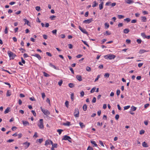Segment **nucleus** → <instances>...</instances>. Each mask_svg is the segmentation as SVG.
<instances>
[{
	"label": "nucleus",
	"instance_id": "774afa93",
	"mask_svg": "<svg viewBox=\"0 0 150 150\" xmlns=\"http://www.w3.org/2000/svg\"><path fill=\"white\" fill-rule=\"evenodd\" d=\"M120 93V91L119 90H117L116 92V93L117 96H119Z\"/></svg>",
	"mask_w": 150,
	"mask_h": 150
},
{
	"label": "nucleus",
	"instance_id": "f03ea898",
	"mask_svg": "<svg viewBox=\"0 0 150 150\" xmlns=\"http://www.w3.org/2000/svg\"><path fill=\"white\" fill-rule=\"evenodd\" d=\"M7 53L10 58V59H13L16 56V54L10 51H8L7 52Z\"/></svg>",
	"mask_w": 150,
	"mask_h": 150
},
{
	"label": "nucleus",
	"instance_id": "3c124183",
	"mask_svg": "<svg viewBox=\"0 0 150 150\" xmlns=\"http://www.w3.org/2000/svg\"><path fill=\"white\" fill-rule=\"evenodd\" d=\"M144 132H145L144 130L143 129H142L140 131L139 134H142L144 133Z\"/></svg>",
	"mask_w": 150,
	"mask_h": 150
},
{
	"label": "nucleus",
	"instance_id": "79ce46f5",
	"mask_svg": "<svg viewBox=\"0 0 150 150\" xmlns=\"http://www.w3.org/2000/svg\"><path fill=\"white\" fill-rule=\"evenodd\" d=\"M40 7L39 6H37L35 7L36 10L38 11H40Z\"/></svg>",
	"mask_w": 150,
	"mask_h": 150
},
{
	"label": "nucleus",
	"instance_id": "603ef678",
	"mask_svg": "<svg viewBox=\"0 0 150 150\" xmlns=\"http://www.w3.org/2000/svg\"><path fill=\"white\" fill-rule=\"evenodd\" d=\"M71 98L72 100L73 101L74 99V94L73 93H72L71 94Z\"/></svg>",
	"mask_w": 150,
	"mask_h": 150
},
{
	"label": "nucleus",
	"instance_id": "1a4fd4ad",
	"mask_svg": "<svg viewBox=\"0 0 150 150\" xmlns=\"http://www.w3.org/2000/svg\"><path fill=\"white\" fill-rule=\"evenodd\" d=\"M32 56H35V57H37L38 59L39 60H40L41 59V57L40 56V55H39V54H32V55H31Z\"/></svg>",
	"mask_w": 150,
	"mask_h": 150
},
{
	"label": "nucleus",
	"instance_id": "f8f14e48",
	"mask_svg": "<svg viewBox=\"0 0 150 150\" xmlns=\"http://www.w3.org/2000/svg\"><path fill=\"white\" fill-rule=\"evenodd\" d=\"M76 78L79 81H81L82 80V77L81 75H77L76 76Z\"/></svg>",
	"mask_w": 150,
	"mask_h": 150
},
{
	"label": "nucleus",
	"instance_id": "6e6552de",
	"mask_svg": "<svg viewBox=\"0 0 150 150\" xmlns=\"http://www.w3.org/2000/svg\"><path fill=\"white\" fill-rule=\"evenodd\" d=\"M42 111L46 115H49L50 114V112L47 110H42Z\"/></svg>",
	"mask_w": 150,
	"mask_h": 150
},
{
	"label": "nucleus",
	"instance_id": "bf43d9fd",
	"mask_svg": "<svg viewBox=\"0 0 150 150\" xmlns=\"http://www.w3.org/2000/svg\"><path fill=\"white\" fill-rule=\"evenodd\" d=\"M30 99L32 101H35V99L34 97L30 98Z\"/></svg>",
	"mask_w": 150,
	"mask_h": 150
},
{
	"label": "nucleus",
	"instance_id": "473e14b6",
	"mask_svg": "<svg viewBox=\"0 0 150 150\" xmlns=\"http://www.w3.org/2000/svg\"><path fill=\"white\" fill-rule=\"evenodd\" d=\"M69 86L71 88H72L74 86V84L72 83H69Z\"/></svg>",
	"mask_w": 150,
	"mask_h": 150
},
{
	"label": "nucleus",
	"instance_id": "680f3d73",
	"mask_svg": "<svg viewBox=\"0 0 150 150\" xmlns=\"http://www.w3.org/2000/svg\"><path fill=\"white\" fill-rule=\"evenodd\" d=\"M68 47H69V49H72V48H73V45H72V44H68Z\"/></svg>",
	"mask_w": 150,
	"mask_h": 150
},
{
	"label": "nucleus",
	"instance_id": "b1692460",
	"mask_svg": "<svg viewBox=\"0 0 150 150\" xmlns=\"http://www.w3.org/2000/svg\"><path fill=\"white\" fill-rule=\"evenodd\" d=\"M87 108V106L86 104H84L83 107V109L84 111H86Z\"/></svg>",
	"mask_w": 150,
	"mask_h": 150
},
{
	"label": "nucleus",
	"instance_id": "a19ab883",
	"mask_svg": "<svg viewBox=\"0 0 150 150\" xmlns=\"http://www.w3.org/2000/svg\"><path fill=\"white\" fill-rule=\"evenodd\" d=\"M44 76L46 77H48L50 76V75L44 72Z\"/></svg>",
	"mask_w": 150,
	"mask_h": 150
},
{
	"label": "nucleus",
	"instance_id": "e2e57ef3",
	"mask_svg": "<svg viewBox=\"0 0 150 150\" xmlns=\"http://www.w3.org/2000/svg\"><path fill=\"white\" fill-rule=\"evenodd\" d=\"M137 42L138 44H140L141 43L142 40L140 39H138L137 40Z\"/></svg>",
	"mask_w": 150,
	"mask_h": 150
},
{
	"label": "nucleus",
	"instance_id": "aec40b11",
	"mask_svg": "<svg viewBox=\"0 0 150 150\" xmlns=\"http://www.w3.org/2000/svg\"><path fill=\"white\" fill-rule=\"evenodd\" d=\"M50 140L49 139H48L45 142V146H47L48 145L50 144Z\"/></svg>",
	"mask_w": 150,
	"mask_h": 150
},
{
	"label": "nucleus",
	"instance_id": "338daca9",
	"mask_svg": "<svg viewBox=\"0 0 150 150\" xmlns=\"http://www.w3.org/2000/svg\"><path fill=\"white\" fill-rule=\"evenodd\" d=\"M42 97L43 99H44L45 97V95L44 93H42Z\"/></svg>",
	"mask_w": 150,
	"mask_h": 150
},
{
	"label": "nucleus",
	"instance_id": "8fccbe9b",
	"mask_svg": "<svg viewBox=\"0 0 150 150\" xmlns=\"http://www.w3.org/2000/svg\"><path fill=\"white\" fill-rule=\"evenodd\" d=\"M130 106L129 105H127L124 107V110H127L129 109L130 108Z\"/></svg>",
	"mask_w": 150,
	"mask_h": 150
},
{
	"label": "nucleus",
	"instance_id": "f704fd0d",
	"mask_svg": "<svg viewBox=\"0 0 150 150\" xmlns=\"http://www.w3.org/2000/svg\"><path fill=\"white\" fill-rule=\"evenodd\" d=\"M8 27L7 26H6L5 27V30H4V33L5 34H7L8 33Z\"/></svg>",
	"mask_w": 150,
	"mask_h": 150
},
{
	"label": "nucleus",
	"instance_id": "412c9836",
	"mask_svg": "<svg viewBox=\"0 0 150 150\" xmlns=\"http://www.w3.org/2000/svg\"><path fill=\"white\" fill-rule=\"evenodd\" d=\"M136 109H137L136 107L133 106H132L131 107V110L132 111H135V110H136Z\"/></svg>",
	"mask_w": 150,
	"mask_h": 150
},
{
	"label": "nucleus",
	"instance_id": "423d86ee",
	"mask_svg": "<svg viewBox=\"0 0 150 150\" xmlns=\"http://www.w3.org/2000/svg\"><path fill=\"white\" fill-rule=\"evenodd\" d=\"M79 29L83 33L88 35V32L86 31V30L82 28L80 26H79Z\"/></svg>",
	"mask_w": 150,
	"mask_h": 150
},
{
	"label": "nucleus",
	"instance_id": "bb28decb",
	"mask_svg": "<svg viewBox=\"0 0 150 150\" xmlns=\"http://www.w3.org/2000/svg\"><path fill=\"white\" fill-rule=\"evenodd\" d=\"M148 51L145 50H141L139 51V53L140 54H142L144 52H147Z\"/></svg>",
	"mask_w": 150,
	"mask_h": 150
},
{
	"label": "nucleus",
	"instance_id": "a878e982",
	"mask_svg": "<svg viewBox=\"0 0 150 150\" xmlns=\"http://www.w3.org/2000/svg\"><path fill=\"white\" fill-rule=\"evenodd\" d=\"M11 94V92L9 90H8L7 91V93H6V96H9Z\"/></svg>",
	"mask_w": 150,
	"mask_h": 150
},
{
	"label": "nucleus",
	"instance_id": "39448f33",
	"mask_svg": "<svg viewBox=\"0 0 150 150\" xmlns=\"http://www.w3.org/2000/svg\"><path fill=\"white\" fill-rule=\"evenodd\" d=\"M71 139V137L67 135H65L63 138L62 139V140H67L70 143L71 142V141L70 140Z\"/></svg>",
	"mask_w": 150,
	"mask_h": 150
},
{
	"label": "nucleus",
	"instance_id": "49530a36",
	"mask_svg": "<svg viewBox=\"0 0 150 150\" xmlns=\"http://www.w3.org/2000/svg\"><path fill=\"white\" fill-rule=\"evenodd\" d=\"M96 101V98L95 97H94L92 100V102L93 103H95Z\"/></svg>",
	"mask_w": 150,
	"mask_h": 150
},
{
	"label": "nucleus",
	"instance_id": "c85d7f7f",
	"mask_svg": "<svg viewBox=\"0 0 150 150\" xmlns=\"http://www.w3.org/2000/svg\"><path fill=\"white\" fill-rule=\"evenodd\" d=\"M104 35H110L111 34V33L108 31H107L104 33Z\"/></svg>",
	"mask_w": 150,
	"mask_h": 150
},
{
	"label": "nucleus",
	"instance_id": "5fc2aeb1",
	"mask_svg": "<svg viewBox=\"0 0 150 150\" xmlns=\"http://www.w3.org/2000/svg\"><path fill=\"white\" fill-rule=\"evenodd\" d=\"M100 75H98L97 76V77L95 79V82H96V81H97L99 78L100 77Z\"/></svg>",
	"mask_w": 150,
	"mask_h": 150
},
{
	"label": "nucleus",
	"instance_id": "4d7b16f0",
	"mask_svg": "<svg viewBox=\"0 0 150 150\" xmlns=\"http://www.w3.org/2000/svg\"><path fill=\"white\" fill-rule=\"evenodd\" d=\"M31 112L33 114V115H34V116H36V112H35L33 110H32L31 111Z\"/></svg>",
	"mask_w": 150,
	"mask_h": 150
},
{
	"label": "nucleus",
	"instance_id": "cd10ccee",
	"mask_svg": "<svg viewBox=\"0 0 150 150\" xmlns=\"http://www.w3.org/2000/svg\"><path fill=\"white\" fill-rule=\"evenodd\" d=\"M109 25L108 23H105V29L108 28H109Z\"/></svg>",
	"mask_w": 150,
	"mask_h": 150
},
{
	"label": "nucleus",
	"instance_id": "a18cd8bd",
	"mask_svg": "<svg viewBox=\"0 0 150 150\" xmlns=\"http://www.w3.org/2000/svg\"><path fill=\"white\" fill-rule=\"evenodd\" d=\"M141 35L144 38H145L146 37V36L144 33H141Z\"/></svg>",
	"mask_w": 150,
	"mask_h": 150
},
{
	"label": "nucleus",
	"instance_id": "864d4df0",
	"mask_svg": "<svg viewBox=\"0 0 150 150\" xmlns=\"http://www.w3.org/2000/svg\"><path fill=\"white\" fill-rule=\"evenodd\" d=\"M119 117V115L118 114H117L115 115V118L116 120H118Z\"/></svg>",
	"mask_w": 150,
	"mask_h": 150
},
{
	"label": "nucleus",
	"instance_id": "37998d69",
	"mask_svg": "<svg viewBox=\"0 0 150 150\" xmlns=\"http://www.w3.org/2000/svg\"><path fill=\"white\" fill-rule=\"evenodd\" d=\"M56 17V16L53 15V16H50V18L51 19V20H54V18H55Z\"/></svg>",
	"mask_w": 150,
	"mask_h": 150
},
{
	"label": "nucleus",
	"instance_id": "6e6d98bb",
	"mask_svg": "<svg viewBox=\"0 0 150 150\" xmlns=\"http://www.w3.org/2000/svg\"><path fill=\"white\" fill-rule=\"evenodd\" d=\"M87 150H93V149L92 147L89 146H88Z\"/></svg>",
	"mask_w": 150,
	"mask_h": 150
},
{
	"label": "nucleus",
	"instance_id": "0e129e2a",
	"mask_svg": "<svg viewBox=\"0 0 150 150\" xmlns=\"http://www.w3.org/2000/svg\"><path fill=\"white\" fill-rule=\"evenodd\" d=\"M21 62L22 63H23V64H25V61L24 60L22 57H21Z\"/></svg>",
	"mask_w": 150,
	"mask_h": 150
},
{
	"label": "nucleus",
	"instance_id": "c03bdc74",
	"mask_svg": "<svg viewBox=\"0 0 150 150\" xmlns=\"http://www.w3.org/2000/svg\"><path fill=\"white\" fill-rule=\"evenodd\" d=\"M63 81L62 80H60L58 83V85L59 86H61L62 83Z\"/></svg>",
	"mask_w": 150,
	"mask_h": 150
},
{
	"label": "nucleus",
	"instance_id": "69168bd1",
	"mask_svg": "<svg viewBox=\"0 0 150 150\" xmlns=\"http://www.w3.org/2000/svg\"><path fill=\"white\" fill-rule=\"evenodd\" d=\"M149 105V104L147 103L145 104L144 105V108H147Z\"/></svg>",
	"mask_w": 150,
	"mask_h": 150
},
{
	"label": "nucleus",
	"instance_id": "6ab92c4d",
	"mask_svg": "<svg viewBox=\"0 0 150 150\" xmlns=\"http://www.w3.org/2000/svg\"><path fill=\"white\" fill-rule=\"evenodd\" d=\"M142 146L144 147H148V146L147 144L145 142H144L142 143Z\"/></svg>",
	"mask_w": 150,
	"mask_h": 150
},
{
	"label": "nucleus",
	"instance_id": "9d476101",
	"mask_svg": "<svg viewBox=\"0 0 150 150\" xmlns=\"http://www.w3.org/2000/svg\"><path fill=\"white\" fill-rule=\"evenodd\" d=\"M125 1L126 4H131L134 2V1L132 0H125Z\"/></svg>",
	"mask_w": 150,
	"mask_h": 150
},
{
	"label": "nucleus",
	"instance_id": "9b49d317",
	"mask_svg": "<svg viewBox=\"0 0 150 150\" xmlns=\"http://www.w3.org/2000/svg\"><path fill=\"white\" fill-rule=\"evenodd\" d=\"M104 3L103 2H101L100 4H99V8L100 10H102L103 8V5Z\"/></svg>",
	"mask_w": 150,
	"mask_h": 150
},
{
	"label": "nucleus",
	"instance_id": "4be33fe9",
	"mask_svg": "<svg viewBox=\"0 0 150 150\" xmlns=\"http://www.w3.org/2000/svg\"><path fill=\"white\" fill-rule=\"evenodd\" d=\"M79 125L81 128H83L85 127V125L83 124V123L81 122L79 123Z\"/></svg>",
	"mask_w": 150,
	"mask_h": 150
},
{
	"label": "nucleus",
	"instance_id": "e433bc0d",
	"mask_svg": "<svg viewBox=\"0 0 150 150\" xmlns=\"http://www.w3.org/2000/svg\"><path fill=\"white\" fill-rule=\"evenodd\" d=\"M57 143L54 144L52 146V147L54 148H57Z\"/></svg>",
	"mask_w": 150,
	"mask_h": 150
},
{
	"label": "nucleus",
	"instance_id": "5701e85b",
	"mask_svg": "<svg viewBox=\"0 0 150 150\" xmlns=\"http://www.w3.org/2000/svg\"><path fill=\"white\" fill-rule=\"evenodd\" d=\"M91 143L94 145V146H96V147H97L98 146V145L96 143V142L95 141H91Z\"/></svg>",
	"mask_w": 150,
	"mask_h": 150
},
{
	"label": "nucleus",
	"instance_id": "052dcab7",
	"mask_svg": "<svg viewBox=\"0 0 150 150\" xmlns=\"http://www.w3.org/2000/svg\"><path fill=\"white\" fill-rule=\"evenodd\" d=\"M69 69H70V70L71 71V73L72 74H74V71H73V68L72 67H69Z\"/></svg>",
	"mask_w": 150,
	"mask_h": 150
},
{
	"label": "nucleus",
	"instance_id": "13d9d810",
	"mask_svg": "<svg viewBox=\"0 0 150 150\" xmlns=\"http://www.w3.org/2000/svg\"><path fill=\"white\" fill-rule=\"evenodd\" d=\"M43 37L44 39L45 40H46L47 38V36L46 35H43Z\"/></svg>",
	"mask_w": 150,
	"mask_h": 150
},
{
	"label": "nucleus",
	"instance_id": "58836bf2",
	"mask_svg": "<svg viewBox=\"0 0 150 150\" xmlns=\"http://www.w3.org/2000/svg\"><path fill=\"white\" fill-rule=\"evenodd\" d=\"M110 74L108 73H105L104 76L105 77L108 78L109 77Z\"/></svg>",
	"mask_w": 150,
	"mask_h": 150
},
{
	"label": "nucleus",
	"instance_id": "4c0bfd02",
	"mask_svg": "<svg viewBox=\"0 0 150 150\" xmlns=\"http://www.w3.org/2000/svg\"><path fill=\"white\" fill-rule=\"evenodd\" d=\"M63 130L62 129H58L57 130V131L59 133V135H60L62 131H63Z\"/></svg>",
	"mask_w": 150,
	"mask_h": 150
},
{
	"label": "nucleus",
	"instance_id": "f257e3e1",
	"mask_svg": "<svg viewBox=\"0 0 150 150\" xmlns=\"http://www.w3.org/2000/svg\"><path fill=\"white\" fill-rule=\"evenodd\" d=\"M116 56L115 55L113 54H108L104 56V58L106 59H114Z\"/></svg>",
	"mask_w": 150,
	"mask_h": 150
},
{
	"label": "nucleus",
	"instance_id": "ddd939ff",
	"mask_svg": "<svg viewBox=\"0 0 150 150\" xmlns=\"http://www.w3.org/2000/svg\"><path fill=\"white\" fill-rule=\"evenodd\" d=\"M10 108L9 107H7L6 109L5 110L4 112V113L6 114L8 113L10 111Z\"/></svg>",
	"mask_w": 150,
	"mask_h": 150
},
{
	"label": "nucleus",
	"instance_id": "0eeeda50",
	"mask_svg": "<svg viewBox=\"0 0 150 150\" xmlns=\"http://www.w3.org/2000/svg\"><path fill=\"white\" fill-rule=\"evenodd\" d=\"M93 18L85 20L83 21V23L89 24L93 21Z\"/></svg>",
	"mask_w": 150,
	"mask_h": 150
},
{
	"label": "nucleus",
	"instance_id": "20e7f679",
	"mask_svg": "<svg viewBox=\"0 0 150 150\" xmlns=\"http://www.w3.org/2000/svg\"><path fill=\"white\" fill-rule=\"evenodd\" d=\"M74 115L76 117H79V111L78 108H76L75 109L74 112Z\"/></svg>",
	"mask_w": 150,
	"mask_h": 150
},
{
	"label": "nucleus",
	"instance_id": "4468645a",
	"mask_svg": "<svg viewBox=\"0 0 150 150\" xmlns=\"http://www.w3.org/2000/svg\"><path fill=\"white\" fill-rule=\"evenodd\" d=\"M22 122L23 125L25 126L29 125V123L27 121H22Z\"/></svg>",
	"mask_w": 150,
	"mask_h": 150
},
{
	"label": "nucleus",
	"instance_id": "ea45409f",
	"mask_svg": "<svg viewBox=\"0 0 150 150\" xmlns=\"http://www.w3.org/2000/svg\"><path fill=\"white\" fill-rule=\"evenodd\" d=\"M86 69L88 71H91V68L88 66L86 67Z\"/></svg>",
	"mask_w": 150,
	"mask_h": 150
},
{
	"label": "nucleus",
	"instance_id": "c9c22d12",
	"mask_svg": "<svg viewBox=\"0 0 150 150\" xmlns=\"http://www.w3.org/2000/svg\"><path fill=\"white\" fill-rule=\"evenodd\" d=\"M96 89V87H94L91 90V91H90V92L91 93H93L94 92V91H95Z\"/></svg>",
	"mask_w": 150,
	"mask_h": 150
},
{
	"label": "nucleus",
	"instance_id": "dca6fc26",
	"mask_svg": "<svg viewBox=\"0 0 150 150\" xmlns=\"http://www.w3.org/2000/svg\"><path fill=\"white\" fill-rule=\"evenodd\" d=\"M141 20L143 22H145L146 21V18L145 17H141Z\"/></svg>",
	"mask_w": 150,
	"mask_h": 150
},
{
	"label": "nucleus",
	"instance_id": "7ed1b4c3",
	"mask_svg": "<svg viewBox=\"0 0 150 150\" xmlns=\"http://www.w3.org/2000/svg\"><path fill=\"white\" fill-rule=\"evenodd\" d=\"M43 121L42 119H40L39 123L38 124V127L40 129H43L44 128Z\"/></svg>",
	"mask_w": 150,
	"mask_h": 150
},
{
	"label": "nucleus",
	"instance_id": "393cba45",
	"mask_svg": "<svg viewBox=\"0 0 150 150\" xmlns=\"http://www.w3.org/2000/svg\"><path fill=\"white\" fill-rule=\"evenodd\" d=\"M129 31V30L128 29H125L124 30L123 32L125 33H128Z\"/></svg>",
	"mask_w": 150,
	"mask_h": 150
},
{
	"label": "nucleus",
	"instance_id": "72a5a7b5",
	"mask_svg": "<svg viewBox=\"0 0 150 150\" xmlns=\"http://www.w3.org/2000/svg\"><path fill=\"white\" fill-rule=\"evenodd\" d=\"M131 19L129 18H127L124 19V21H127V22H129L130 21Z\"/></svg>",
	"mask_w": 150,
	"mask_h": 150
},
{
	"label": "nucleus",
	"instance_id": "de8ad7c7",
	"mask_svg": "<svg viewBox=\"0 0 150 150\" xmlns=\"http://www.w3.org/2000/svg\"><path fill=\"white\" fill-rule=\"evenodd\" d=\"M65 105L66 106V107L68 108V105H69V102L68 101H66L65 103Z\"/></svg>",
	"mask_w": 150,
	"mask_h": 150
},
{
	"label": "nucleus",
	"instance_id": "2eb2a0df",
	"mask_svg": "<svg viewBox=\"0 0 150 150\" xmlns=\"http://www.w3.org/2000/svg\"><path fill=\"white\" fill-rule=\"evenodd\" d=\"M23 20L25 22V25L27 24L28 26L30 25L29 24V22L27 19L24 18L23 19Z\"/></svg>",
	"mask_w": 150,
	"mask_h": 150
},
{
	"label": "nucleus",
	"instance_id": "c756f323",
	"mask_svg": "<svg viewBox=\"0 0 150 150\" xmlns=\"http://www.w3.org/2000/svg\"><path fill=\"white\" fill-rule=\"evenodd\" d=\"M50 66H51V67L55 69H56V67H55L54 65H53L52 63H50Z\"/></svg>",
	"mask_w": 150,
	"mask_h": 150
},
{
	"label": "nucleus",
	"instance_id": "f3484780",
	"mask_svg": "<svg viewBox=\"0 0 150 150\" xmlns=\"http://www.w3.org/2000/svg\"><path fill=\"white\" fill-rule=\"evenodd\" d=\"M23 144L26 145L25 147L26 148H27L30 145V143L29 142H25L23 143Z\"/></svg>",
	"mask_w": 150,
	"mask_h": 150
},
{
	"label": "nucleus",
	"instance_id": "7c9ffc66",
	"mask_svg": "<svg viewBox=\"0 0 150 150\" xmlns=\"http://www.w3.org/2000/svg\"><path fill=\"white\" fill-rule=\"evenodd\" d=\"M94 4L92 5V7H94L98 5V4L96 3V1H94L93 2Z\"/></svg>",
	"mask_w": 150,
	"mask_h": 150
},
{
	"label": "nucleus",
	"instance_id": "2f4dec72",
	"mask_svg": "<svg viewBox=\"0 0 150 150\" xmlns=\"http://www.w3.org/2000/svg\"><path fill=\"white\" fill-rule=\"evenodd\" d=\"M117 17L120 19L123 18L124 17V16L122 15H118Z\"/></svg>",
	"mask_w": 150,
	"mask_h": 150
},
{
	"label": "nucleus",
	"instance_id": "09e8293b",
	"mask_svg": "<svg viewBox=\"0 0 150 150\" xmlns=\"http://www.w3.org/2000/svg\"><path fill=\"white\" fill-rule=\"evenodd\" d=\"M57 30H56L55 29L54 30H53L52 31V32L53 34L56 35L57 33Z\"/></svg>",
	"mask_w": 150,
	"mask_h": 150
},
{
	"label": "nucleus",
	"instance_id": "a211bd4d",
	"mask_svg": "<svg viewBox=\"0 0 150 150\" xmlns=\"http://www.w3.org/2000/svg\"><path fill=\"white\" fill-rule=\"evenodd\" d=\"M63 125L65 126H69L70 125V122H69L67 121L66 123H64Z\"/></svg>",
	"mask_w": 150,
	"mask_h": 150
}]
</instances>
